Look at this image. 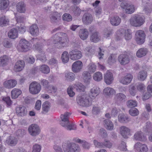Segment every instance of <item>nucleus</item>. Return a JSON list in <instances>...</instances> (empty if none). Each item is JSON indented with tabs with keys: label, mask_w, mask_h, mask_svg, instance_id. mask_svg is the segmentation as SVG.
<instances>
[{
	"label": "nucleus",
	"mask_w": 152,
	"mask_h": 152,
	"mask_svg": "<svg viewBox=\"0 0 152 152\" xmlns=\"http://www.w3.org/2000/svg\"><path fill=\"white\" fill-rule=\"evenodd\" d=\"M53 42L58 48L67 47L69 46V40L67 34L64 33L56 34L53 36Z\"/></svg>",
	"instance_id": "1"
},
{
	"label": "nucleus",
	"mask_w": 152,
	"mask_h": 152,
	"mask_svg": "<svg viewBox=\"0 0 152 152\" xmlns=\"http://www.w3.org/2000/svg\"><path fill=\"white\" fill-rule=\"evenodd\" d=\"M70 115V113L67 112L65 113L64 115H61V121L60 122V124L67 130H76L77 126L75 124H69L68 118Z\"/></svg>",
	"instance_id": "2"
},
{
	"label": "nucleus",
	"mask_w": 152,
	"mask_h": 152,
	"mask_svg": "<svg viewBox=\"0 0 152 152\" xmlns=\"http://www.w3.org/2000/svg\"><path fill=\"white\" fill-rule=\"evenodd\" d=\"M62 148L64 152H80V148L77 144L67 141L62 144Z\"/></svg>",
	"instance_id": "3"
},
{
	"label": "nucleus",
	"mask_w": 152,
	"mask_h": 152,
	"mask_svg": "<svg viewBox=\"0 0 152 152\" xmlns=\"http://www.w3.org/2000/svg\"><path fill=\"white\" fill-rule=\"evenodd\" d=\"M39 41V39L37 38H33L31 39V42L33 43H35L37 42L36 44H34L33 47L35 49L37 50L41 53L39 54L38 56L39 59L42 62H44L46 60V57L45 55V53L42 52V49L43 48L42 45L41 44L40 45L38 43Z\"/></svg>",
	"instance_id": "4"
},
{
	"label": "nucleus",
	"mask_w": 152,
	"mask_h": 152,
	"mask_svg": "<svg viewBox=\"0 0 152 152\" xmlns=\"http://www.w3.org/2000/svg\"><path fill=\"white\" fill-rule=\"evenodd\" d=\"M77 104L82 107H88L91 104V102L89 100L88 96L86 94L82 95L77 98Z\"/></svg>",
	"instance_id": "5"
},
{
	"label": "nucleus",
	"mask_w": 152,
	"mask_h": 152,
	"mask_svg": "<svg viewBox=\"0 0 152 152\" xmlns=\"http://www.w3.org/2000/svg\"><path fill=\"white\" fill-rule=\"evenodd\" d=\"M31 47V45L28 41L25 39H21L19 41L17 49L20 51L26 52L29 50Z\"/></svg>",
	"instance_id": "6"
},
{
	"label": "nucleus",
	"mask_w": 152,
	"mask_h": 152,
	"mask_svg": "<svg viewBox=\"0 0 152 152\" xmlns=\"http://www.w3.org/2000/svg\"><path fill=\"white\" fill-rule=\"evenodd\" d=\"M41 89L40 84L36 81L31 83L29 86L30 92L33 94H38Z\"/></svg>",
	"instance_id": "7"
},
{
	"label": "nucleus",
	"mask_w": 152,
	"mask_h": 152,
	"mask_svg": "<svg viewBox=\"0 0 152 152\" xmlns=\"http://www.w3.org/2000/svg\"><path fill=\"white\" fill-rule=\"evenodd\" d=\"M118 36L121 38L124 37L126 40L130 39L132 37V32L130 29L124 30L123 28L120 29L118 31Z\"/></svg>",
	"instance_id": "8"
},
{
	"label": "nucleus",
	"mask_w": 152,
	"mask_h": 152,
	"mask_svg": "<svg viewBox=\"0 0 152 152\" xmlns=\"http://www.w3.org/2000/svg\"><path fill=\"white\" fill-rule=\"evenodd\" d=\"M120 6L123 9H125L126 13L130 14L133 13L135 8L133 5L129 3L123 2L121 4Z\"/></svg>",
	"instance_id": "9"
},
{
	"label": "nucleus",
	"mask_w": 152,
	"mask_h": 152,
	"mask_svg": "<svg viewBox=\"0 0 152 152\" xmlns=\"http://www.w3.org/2000/svg\"><path fill=\"white\" fill-rule=\"evenodd\" d=\"M28 132L31 136H36L39 134L40 129L39 126L37 124H33L29 126L28 128Z\"/></svg>",
	"instance_id": "10"
},
{
	"label": "nucleus",
	"mask_w": 152,
	"mask_h": 152,
	"mask_svg": "<svg viewBox=\"0 0 152 152\" xmlns=\"http://www.w3.org/2000/svg\"><path fill=\"white\" fill-rule=\"evenodd\" d=\"M135 35L136 41L138 44L141 45L144 42L145 34L143 31L141 30L137 31Z\"/></svg>",
	"instance_id": "11"
},
{
	"label": "nucleus",
	"mask_w": 152,
	"mask_h": 152,
	"mask_svg": "<svg viewBox=\"0 0 152 152\" xmlns=\"http://www.w3.org/2000/svg\"><path fill=\"white\" fill-rule=\"evenodd\" d=\"M69 55L70 59L73 60L79 59L82 56L81 52L77 49L72 50L70 51Z\"/></svg>",
	"instance_id": "12"
},
{
	"label": "nucleus",
	"mask_w": 152,
	"mask_h": 152,
	"mask_svg": "<svg viewBox=\"0 0 152 152\" xmlns=\"http://www.w3.org/2000/svg\"><path fill=\"white\" fill-rule=\"evenodd\" d=\"M130 60L129 56L127 55L123 54L118 56V61L122 65H125L128 64Z\"/></svg>",
	"instance_id": "13"
},
{
	"label": "nucleus",
	"mask_w": 152,
	"mask_h": 152,
	"mask_svg": "<svg viewBox=\"0 0 152 152\" xmlns=\"http://www.w3.org/2000/svg\"><path fill=\"white\" fill-rule=\"evenodd\" d=\"M83 66L81 61L78 60L75 62L72 65V71L74 73H78L80 72Z\"/></svg>",
	"instance_id": "14"
},
{
	"label": "nucleus",
	"mask_w": 152,
	"mask_h": 152,
	"mask_svg": "<svg viewBox=\"0 0 152 152\" xmlns=\"http://www.w3.org/2000/svg\"><path fill=\"white\" fill-rule=\"evenodd\" d=\"M134 148L138 152H147L148 148L147 146L145 144L137 142L134 146Z\"/></svg>",
	"instance_id": "15"
},
{
	"label": "nucleus",
	"mask_w": 152,
	"mask_h": 152,
	"mask_svg": "<svg viewBox=\"0 0 152 152\" xmlns=\"http://www.w3.org/2000/svg\"><path fill=\"white\" fill-rule=\"evenodd\" d=\"M133 78L132 75L130 74H127L126 75L121 77L119 81L124 85H127L130 83Z\"/></svg>",
	"instance_id": "16"
},
{
	"label": "nucleus",
	"mask_w": 152,
	"mask_h": 152,
	"mask_svg": "<svg viewBox=\"0 0 152 152\" xmlns=\"http://www.w3.org/2000/svg\"><path fill=\"white\" fill-rule=\"evenodd\" d=\"M104 82L108 85L111 84L114 79L112 73L108 71L104 74Z\"/></svg>",
	"instance_id": "17"
},
{
	"label": "nucleus",
	"mask_w": 152,
	"mask_h": 152,
	"mask_svg": "<svg viewBox=\"0 0 152 152\" xmlns=\"http://www.w3.org/2000/svg\"><path fill=\"white\" fill-rule=\"evenodd\" d=\"M93 20L92 16L89 13H85L83 15L82 21L85 24L88 25L91 24Z\"/></svg>",
	"instance_id": "18"
},
{
	"label": "nucleus",
	"mask_w": 152,
	"mask_h": 152,
	"mask_svg": "<svg viewBox=\"0 0 152 152\" xmlns=\"http://www.w3.org/2000/svg\"><path fill=\"white\" fill-rule=\"evenodd\" d=\"M130 132V129L125 126H122L120 128V134L125 138H128V136L129 135Z\"/></svg>",
	"instance_id": "19"
},
{
	"label": "nucleus",
	"mask_w": 152,
	"mask_h": 152,
	"mask_svg": "<svg viewBox=\"0 0 152 152\" xmlns=\"http://www.w3.org/2000/svg\"><path fill=\"white\" fill-rule=\"evenodd\" d=\"M100 92L99 88L94 87L91 89L89 93V96L91 98L94 99L99 94Z\"/></svg>",
	"instance_id": "20"
},
{
	"label": "nucleus",
	"mask_w": 152,
	"mask_h": 152,
	"mask_svg": "<svg viewBox=\"0 0 152 152\" xmlns=\"http://www.w3.org/2000/svg\"><path fill=\"white\" fill-rule=\"evenodd\" d=\"M17 83L15 80L11 79L5 81L3 83L4 86L7 88H11L14 87Z\"/></svg>",
	"instance_id": "21"
},
{
	"label": "nucleus",
	"mask_w": 152,
	"mask_h": 152,
	"mask_svg": "<svg viewBox=\"0 0 152 152\" xmlns=\"http://www.w3.org/2000/svg\"><path fill=\"white\" fill-rule=\"evenodd\" d=\"M101 37L97 31L94 32L91 34L90 37V40L94 43L98 42L100 39Z\"/></svg>",
	"instance_id": "22"
},
{
	"label": "nucleus",
	"mask_w": 152,
	"mask_h": 152,
	"mask_svg": "<svg viewBox=\"0 0 152 152\" xmlns=\"http://www.w3.org/2000/svg\"><path fill=\"white\" fill-rule=\"evenodd\" d=\"M16 112L20 116H24L27 115V112L25 107L23 106H20L16 108Z\"/></svg>",
	"instance_id": "23"
},
{
	"label": "nucleus",
	"mask_w": 152,
	"mask_h": 152,
	"mask_svg": "<svg viewBox=\"0 0 152 152\" xmlns=\"http://www.w3.org/2000/svg\"><path fill=\"white\" fill-rule=\"evenodd\" d=\"M18 141V140L16 138L12 136L8 137L6 141L7 144L12 146L15 145L17 144Z\"/></svg>",
	"instance_id": "24"
},
{
	"label": "nucleus",
	"mask_w": 152,
	"mask_h": 152,
	"mask_svg": "<svg viewBox=\"0 0 152 152\" xmlns=\"http://www.w3.org/2000/svg\"><path fill=\"white\" fill-rule=\"evenodd\" d=\"M82 76L84 82L86 84H88L91 78V76L89 72L87 71L83 72L82 73Z\"/></svg>",
	"instance_id": "25"
},
{
	"label": "nucleus",
	"mask_w": 152,
	"mask_h": 152,
	"mask_svg": "<svg viewBox=\"0 0 152 152\" xmlns=\"http://www.w3.org/2000/svg\"><path fill=\"white\" fill-rule=\"evenodd\" d=\"M126 96L124 94L121 93H117L115 95V102L118 103L125 102L126 100Z\"/></svg>",
	"instance_id": "26"
},
{
	"label": "nucleus",
	"mask_w": 152,
	"mask_h": 152,
	"mask_svg": "<svg viewBox=\"0 0 152 152\" xmlns=\"http://www.w3.org/2000/svg\"><path fill=\"white\" fill-rule=\"evenodd\" d=\"M24 66V61L22 60L18 61L14 66V69L16 72L22 70Z\"/></svg>",
	"instance_id": "27"
},
{
	"label": "nucleus",
	"mask_w": 152,
	"mask_h": 152,
	"mask_svg": "<svg viewBox=\"0 0 152 152\" xmlns=\"http://www.w3.org/2000/svg\"><path fill=\"white\" fill-rule=\"evenodd\" d=\"M134 137L137 140L142 141L146 140V137L141 131H138L134 135Z\"/></svg>",
	"instance_id": "28"
},
{
	"label": "nucleus",
	"mask_w": 152,
	"mask_h": 152,
	"mask_svg": "<svg viewBox=\"0 0 152 152\" xmlns=\"http://www.w3.org/2000/svg\"><path fill=\"white\" fill-rule=\"evenodd\" d=\"M42 114H46L49 110L50 107V103L48 101L44 102L42 104Z\"/></svg>",
	"instance_id": "29"
},
{
	"label": "nucleus",
	"mask_w": 152,
	"mask_h": 152,
	"mask_svg": "<svg viewBox=\"0 0 152 152\" xmlns=\"http://www.w3.org/2000/svg\"><path fill=\"white\" fill-rule=\"evenodd\" d=\"M39 29L36 24L31 25L29 28V32L32 35L36 36L39 34Z\"/></svg>",
	"instance_id": "30"
},
{
	"label": "nucleus",
	"mask_w": 152,
	"mask_h": 152,
	"mask_svg": "<svg viewBox=\"0 0 152 152\" xmlns=\"http://www.w3.org/2000/svg\"><path fill=\"white\" fill-rule=\"evenodd\" d=\"M17 11L20 13H24L26 11V4L23 2L20 1L16 5Z\"/></svg>",
	"instance_id": "31"
},
{
	"label": "nucleus",
	"mask_w": 152,
	"mask_h": 152,
	"mask_svg": "<svg viewBox=\"0 0 152 152\" xmlns=\"http://www.w3.org/2000/svg\"><path fill=\"white\" fill-rule=\"evenodd\" d=\"M9 57L6 55H4L0 57V66H6L9 61Z\"/></svg>",
	"instance_id": "32"
},
{
	"label": "nucleus",
	"mask_w": 152,
	"mask_h": 152,
	"mask_svg": "<svg viewBox=\"0 0 152 152\" xmlns=\"http://www.w3.org/2000/svg\"><path fill=\"white\" fill-rule=\"evenodd\" d=\"M79 35L80 38L83 40L86 39L88 36V32L87 29H82L80 30Z\"/></svg>",
	"instance_id": "33"
},
{
	"label": "nucleus",
	"mask_w": 152,
	"mask_h": 152,
	"mask_svg": "<svg viewBox=\"0 0 152 152\" xmlns=\"http://www.w3.org/2000/svg\"><path fill=\"white\" fill-rule=\"evenodd\" d=\"M118 121L122 123H126L129 121V119L128 117L123 114H119L118 117Z\"/></svg>",
	"instance_id": "34"
},
{
	"label": "nucleus",
	"mask_w": 152,
	"mask_h": 152,
	"mask_svg": "<svg viewBox=\"0 0 152 152\" xmlns=\"http://www.w3.org/2000/svg\"><path fill=\"white\" fill-rule=\"evenodd\" d=\"M104 126L106 128L109 130H112L113 129L114 125L112 122L109 119L104 121Z\"/></svg>",
	"instance_id": "35"
},
{
	"label": "nucleus",
	"mask_w": 152,
	"mask_h": 152,
	"mask_svg": "<svg viewBox=\"0 0 152 152\" xmlns=\"http://www.w3.org/2000/svg\"><path fill=\"white\" fill-rule=\"evenodd\" d=\"M65 78L66 80L72 82L75 80V75L74 73L72 72H67L65 74Z\"/></svg>",
	"instance_id": "36"
},
{
	"label": "nucleus",
	"mask_w": 152,
	"mask_h": 152,
	"mask_svg": "<svg viewBox=\"0 0 152 152\" xmlns=\"http://www.w3.org/2000/svg\"><path fill=\"white\" fill-rule=\"evenodd\" d=\"M104 94L107 96H111L115 94L116 92L115 90L112 88L107 87L105 88L103 90Z\"/></svg>",
	"instance_id": "37"
},
{
	"label": "nucleus",
	"mask_w": 152,
	"mask_h": 152,
	"mask_svg": "<svg viewBox=\"0 0 152 152\" xmlns=\"http://www.w3.org/2000/svg\"><path fill=\"white\" fill-rule=\"evenodd\" d=\"M18 31L16 28L12 29L8 33V36L10 38L15 39L18 37Z\"/></svg>",
	"instance_id": "38"
},
{
	"label": "nucleus",
	"mask_w": 152,
	"mask_h": 152,
	"mask_svg": "<svg viewBox=\"0 0 152 152\" xmlns=\"http://www.w3.org/2000/svg\"><path fill=\"white\" fill-rule=\"evenodd\" d=\"M60 17L61 15L59 13L55 12L51 15L50 18L52 22L56 23L60 20Z\"/></svg>",
	"instance_id": "39"
},
{
	"label": "nucleus",
	"mask_w": 152,
	"mask_h": 152,
	"mask_svg": "<svg viewBox=\"0 0 152 152\" xmlns=\"http://www.w3.org/2000/svg\"><path fill=\"white\" fill-rule=\"evenodd\" d=\"M110 21L113 25L117 26L120 23L121 19L118 16H116L111 18Z\"/></svg>",
	"instance_id": "40"
},
{
	"label": "nucleus",
	"mask_w": 152,
	"mask_h": 152,
	"mask_svg": "<svg viewBox=\"0 0 152 152\" xmlns=\"http://www.w3.org/2000/svg\"><path fill=\"white\" fill-rule=\"evenodd\" d=\"M147 52V49L145 48L140 49L137 52V56L138 57H142L145 56Z\"/></svg>",
	"instance_id": "41"
},
{
	"label": "nucleus",
	"mask_w": 152,
	"mask_h": 152,
	"mask_svg": "<svg viewBox=\"0 0 152 152\" xmlns=\"http://www.w3.org/2000/svg\"><path fill=\"white\" fill-rule=\"evenodd\" d=\"M142 131L144 133L148 134L151 132L152 131V128L151 123L149 122H147L146 125L144 126Z\"/></svg>",
	"instance_id": "42"
},
{
	"label": "nucleus",
	"mask_w": 152,
	"mask_h": 152,
	"mask_svg": "<svg viewBox=\"0 0 152 152\" xmlns=\"http://www.w3.org/2000/svg\"><path fill=\"white\" fill-rule=\"evenodd\" d=\"M22 93L21 91L18 89L14 88L11 91V96L12 99L17 98Z\"/></svg>",
	"instance_id": "43"
},
{
	"label": "nucleus",
	"mask_w": 152,
	"mask_h": 152,
	"mask_svg": "<svg viewBox=\"0 0 152 152\" xmlns=\"http://www.w3.org/2000/svg\"><path fill=\"white\" fill-rule=\"evenodd\" d=\"M147 72L145 71H142L139 73L137 75V78L140 81H144L147 77Z\"/></svg>",
	"instance_id": "44"
},
{
	"label": "nucleus",
	"mask_w": 152,
	"mask_h": 152,
	"mask_svg": "<svg viewBox=\"0 0 152 152\" xmlns=\"http://www.w3.org/2000/svg\"><path fill=\"white\" fill-rule=\"evenodd\" d=\"M9 4V0H0V9L4 10L7 8Z\"/></svg>",
	"instance_id": "45"
},
{
	"label": "nucleus",
	"mask_w": 152,
	"mask_h": 152,
	"mask_svg": "<svg viewBox=\"0 0 152 152\" xmlns=\"http://www.w3.org/2000/svg\"><path fill=\"white\" fill-rule=\"evenodd\" d=\"M61 59L63 63L67 62L69 59V53L66 51H64L61 55Z\"/></svg>",
	"instance_id": "46"
},
{
	"label": "nucleus",
	"mask_w": 152,
	"mask_h": 152,
	"mask_svg": "<svg viewBox=\"0 0 152 152\" xmlns=\"http://www.w3.org/2000/svg\"><path fill=\"white\" fill-rule=\"evenodd\" d=\"M9 22V20L5 16H2L0 18V25L3 27L7 25Z\"/></svg>",
	"instance_id": "47"
},
{
	"label": "nucleus",
	"mask_w": 152,
	"mask_h": 152,
	"mask_svg": "<svg viewBox=\"0 0 152 152\" xmlns=\"http://www.w3.org/2000/svg\"><path fill=\"white\" fill-rule=\"evenodd\" d=\"M39 70L42 73L46 74L48 73L50 71L49 67L46 65H42L39 68Z\"/></svg>",
	"instance_id": "48"
},
{
	"label": "nucleus",
	"mask_w": 152,
	"mask_h": 152,
	"mask_svg": "<svg viewBox=\"0 0 152 152\" xmlns=\"http://www.w3.org/2000/svg\"><path fill=\"white\" fill-rule=\"evenodd\" d=\"M126 104L127 107H134L137 106V102L135 100H130L127 101Z\"/></svg>",
	"instance_id": "49"
},
{
	"label": "nucleus",
	"mask_w": 152,
	"mask_h": 152,
	"mask_svg": "<svg viewBox=\"0 0 152 152\" xmlns=\"http://www.w3.org/2000/svg\"><path fill=\"white\" fill-rule=\"evenodd\" d=\"M102 78V74L100 72H97L95 73L93 75V79L95 81H99L101 80Z\"/></svg>",
	"instance_id": "50"
},
{
	"label": "nucleus",
	"mask_w": 152,
	"mask_h": 152,
	"mask_svg": "<svg viewBox=\"0 0 152 152\" xmlns=\"http://www.w3.org/2000/svg\"><path fill=\"white\" fill-rule=\"evenodd\" d=\"M137 23H134V25H135V26H139L142 25L143 23V19L140 16L137 15L136 18Z\"/></svg>",
	"instance_id": "51"
},
{
	"label": "nucleus",
	"mask_w": 152,
	"mask_h": 152,
	"mask_svg": "<svg viewBox=\"0 0 152 152\" xmlns=\"http://www.w3.org/2000/svg\"><path fill=\"white\" fill-rule=\"evenodd\" d=\"M96 65L93 63H90L88 66V69L90 73L95 72L96 70Z\"/></svg>",
	"instance_id": "52"
},
{
	"label": "nucleus",
	"mask_w": 152,
	"mask_h": 152,
	"mask_svg": "<svg viewBox=\"0 0 152 152\" xmlns=\"http://www.w3.org/2000/svg\"><path fill=\"white\" fill-rule=\"evenodd\" d=\"M2 100L5 103L7 107H10L12 105V102L11 100L10 97H4L3 98Z\"/></svg>",
	"instance_id": "53"
},
{
	"label": "nucleus",
	"mask_w": 152,
	"mask_h": 152,
	"mask_svg": "<svg viewBox=\"0 0 152 152\" xmlns=\"http://www.w3.org/2000/svg\"><path fill=\"white\" fill-rule=\"evenodd\" d=\"M130 114L132 116H135L139 114L138 110L135 108H133L129 110Z\"/></svg>",
	"instance_id": "54"
},
{
	"label": "nucleus",
	"mask_w": 152,
	"mask_h": 152,
	"mask_svg": "<svg viewBox=\"0 0 152 152\" xmlns=\"http://www.w3.org/2000/svg\"><path fill=\"white\" fill-rule=\"evenodd\" d=\"M63 19L64 21L69 22L72 20V16L69 14L64 13L62 16Z\"/></svg>",
	"instance_id": "55"
},
{
	"label": "nucleus",
	"mask_w": 152,
	"mask_h": 152,
	"mask_svg": "<svg viewBox=\"0 0 152 152\" xmlns=\"http://www.w3.org/2000/svg\"><path fill=\"white\" fill-rule=\"evenodd\" d=\"M73 87L69 86L67 89V92L68 95L71 97H73L75 95V93L73 91Z\"/></svg>",
	"instance_id": "56"
},
{
	"label": "nucleus",
	"mask_w": 152,
	"mask_h": 152,
	"mask_svg": "<svg viewBox=\"0 0 152 152\" xmlns=\"http://www.w3.org/2000/svg\"><path fill=\"white\" fill-rule=\"evenodd\" d=\"M94 143L95 147L99 148H104V142H98L96 140H94Z\"/></svg>",
	"instance_id": "57"
},
{
	"label": "nucleus",
	"mask_w": 152,
	"mask_h": 152,
	"mask_svg": "<svg viewBox=\"0 0 152 152\" xmlns=\"http://www.w3.org/2000/svg\"><path fill=\"white\" fill-rule=\"evenodd\" d=\"M125 142L122 141L119 146L118 147V148L121 151H126L127 150Z\"/></svg>",
	"instance_id": "58"
},
{
	"label": "nucleus",
	"mask_w": 152,
	"mask_h": 152,
	"mask_svg": "<svg viewBox=\"0 0 152 152\" xmlns=\"http://www.w3.org/2000/svg\"><path fill=\"white\" fill-rule=\"evenodd\" d=\"M25 134V131L23 129H18L16 132L17 136L20 137H23Z\"/></svg>",
	"instance_id": "59"
},
{
	"label": "nucleus",
	"mask_w": 152,
	"mask_h": 152,
	"mask_svg": "<svg viewBox=\"0 0 152 152\" xmlns=\"http://www.w3.org/2000/svg\"><path fill=\"white\" fill-rule=\"evenodd\" d=\"M129 92L130 94L132 96H134L136 92V90L135 87L133 85L130 86L129 88Z\"/></svg>",
	"instance_id": "60"
},
{
	"label": "nucleus",
	"mask_w": 152,
	"mask_h": 152,
	"mask_svg": "<svg viewBox=\"0 0 152 152\" xmlns=\"http://www.w3.org/2000/svg\"><path fill=\"white\" fill-rule=\"evenodd\" d=\"M40 82L41 84L45 88L48 87L49 82L48 80L42 79L40 80Z\"/></svg>",
	"instance_id": "61"
},
{
	"label": "nucleus",
	"mask_w": 152,
	"mask_h": 152,
	"mask_svg": "<svg viewBox=\"0 0 152 152\" xmlns=\"http://www.w3.org/2000/svg\"><path fill=\"white\" fill-rule=\"evenodd\" d=\"M41 147L38 144H35L33 147L32 152H40L41 151Z\"/></svg>",
	"instance_id": "62"
},
{
	"label": "nucleus",
	"mask_w": 152,
	"mask_h": 152,
	"mask_svg": "<svg viewBox=\"0 0 152 152\" xmlns=\"http://www.w3.org/2000/svg\"><path fill=\"white\" fill-rule=\"evenodd\" d=\"M116 61V58L114 56L111 55L108 58V62L110 65H112L113 63H115Z\"/></svg>",
	"instance_id": "63"
},
{
	"label": "nucleus",
	"mask_w": 152,
	"mask_h": 152,
	"mask_svg": "<svg viewBox=\"0 0 152 152\" xmlns=\"http://www.w3.org/2000/svg\"><path fill=\"white\" fill-rule=\"evenodd\" d=\"M99 135L103 138H106L107 136L106 131L103 129H101L99 130Z\"/></svg>",
	"instance_id": "64"
}]
</instances>
